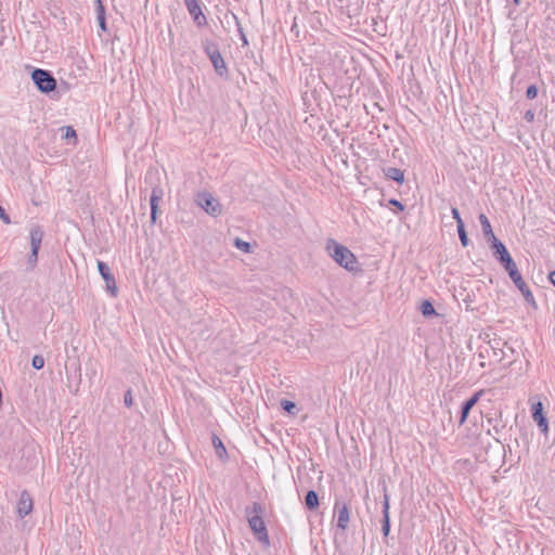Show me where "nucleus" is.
I'll return each instance as SVG.
<instances>
[{"label":"nucleus","instance_id":"obj_1","mask_svg":"<svg viewBox=\"0 0 555 555\" xmlns=\"http://www.w3.org/2000/svg\"><path fill=\"white\" fill-rule=\"evenodd\" d=\"M263 512L264 508L259 502H253L251 505H248L245 508L246 518L254 535L259 542L268 545L270 543V539L262 517Z\"/></svg>","mask_w":555,"mask_h":555},{"label":"nucleus","instance_id":"obj_2","mask_svg":"<svg viewBox=\"0 0 555 555\" xmlns=\"http://www.w3.org/2000/svg\"><path fill=\"white\" fill-rule=\"evenodd\" d=\"M325 248L333 260L347 271L356 272L360 270L357 257L348 247L339 244L334 238H328Z\"/></svg>","mask_w":555,"mask_h":555},{"label":"nucleus","instance_id":"obj_3","mask_svg":"<svg viewBox=\"0 0 555 555\" xmlns=\"http://www.w3.org/2000/svg\"><path fill=\"white\" fill-rule=\"evenodd\" d=\"M31 80L37 89L44 94H49L57 87V81L53 74L48 69L34 68L31 72Z\"/></svg>","mask_w":555,"mask_h":555},{"label":"nucleus","instance_id":"obj_4","mask_svg":"<svg viewBox=\"0 0 555 555\" xmlns=\"http://www.w3.org/2000/svg\"><path fill=\"white\" fill-rule=\"evenodd\" d=\"M195 203L211 217H218L222 214V205L209 192H198L195 197Z\"/></svg>","mask_w":555,"mask_h":555},{"label":"nucleus","instance_id":"obj_5","mask_svg":"<svg viewBox=\"0 0 555 555\" xmlns=\"http://www.w3.org/2000/svg\"><path fill=\"white\" fill-rule=\"evenodd\" d=\"M183 2L197 27L207 25V18L203 13L201 0H183Z\"/></svg>","mask_w":555,"mask_h":555},{"label":"nucleus","instance_id":"obj_6","mask_svg":"<svg viewBox=\"0 0 555 555\" xmlns=\"http://www.w3.org/2000/svg\"><path fill=\"white\" fill-rule=\"evenodd\" d=\"M98 271L102 279L105 281L106 289L111 292V294L116 297L117 296V285L114 274L111 271L108 264L102 260H98Z\"/></svg>","mask_w":555,"mask_h":555},{"label":"nucleus","instance_id":"obj_7","mask_svg":"<svg viewBox=\"0 0 555 555\" xmlns=\"http://www.w3.org/2000/svg\"><path fill=\"white\" fill-rule=\"evenodd\" d=\"M531 416L537 426L543 434L548 431V422L543 411V403L541 401L531 404Z\"/></svg>","mask_w":555,"mask_h":555},{"label":"nucleus","instance_id":"obj_8","mask_svg":"<svg viewBox=\"0 0 555 555\" xmlns=\"http://www.w3.org/2000/svg\"><path fill=\"white\" fill-rule=\"evenodd\" d=\"M483 390L476 391L472 397L462 403L459 418V427H461L466 421L472 409L477 404L480 397L483 395Z\"/></svg>","mask_w":555,"mask_h":555},{"label":"nucleus","instance_id":"obj_9","mask_svg":"<svg viewBox=\"0 0 555 555\" xmlns=\"http://www.w3.org/2000/svg\"><path fill=\"white\" fill-rule=\"evenodd\" d=\"M515 286L519 289L521 295L524 296L525 301L530 305L534 310L538 309V304L534 299V296L532 292L530 291L529 286L524 281L521 273L516 275V278L511 279Z\"/></svg>","mask_w":555,"mask_h":555},{"label":"nucleus","instance_id":"obj_10","mask_svg":"<svg viewBox=\"0 0 555 555\" xmlns=\"http://www.w3.org/2000/svg\"><path fill=\"white\" fill-rule=\"evenodd\" d=\"M164 197V190L160 185L155 184L152 188L151 197H150V207H151V223L154 224L157 219L158 214V205L159 202Z\"/></svg>","mask_w":555,"mask_h":555},{"label":"nucleus","instance_id":"obj_11","mask_svg":"<svg viewBox=\"0 0 555 555\" xmlns=\"http://www.w3.org/2000/svg\"><path fill=\"white\" fill-rule=\"evenodd\" d=\"M34 507L33 499L27 490H23L21 492L18 502H17V514L21 518L27 516L31 513Z\"/></svg>","mask_w":555,"mask_h":555},{"label":"nucleus","instance_id":"obj_12","mask_svg":"<svg viewBox=\"0 0 555 555\" xmlns=\"http://www.w3.org/2000/svg\"><path fill=\"white\" fill-rule=\"evenodd\" d=\"M489 247L493 251L494 258L500 263L506 260L508 257H511V254L507 250L506 246L499 238H494V241L491 244H489Z\"/></svg>","mask_w":555,"mask_h":555},{"label":"nucleus","instance_id":"obj_13","mask_svg":"<svg viewBox=\"0 0 555 555\" xmlns=\"http://www.w3.org/2000/svg\"><path fill=\"white\" fill-rule=\"evenodd\" d=\"M335 509L338 512L337 528L343 531L348 528L349 524V507L347 504H340L338 501L335 503Z\"/></svg>","mask_w":555,"mask_h":555},{"label":"nucleus","instance_id":"obj_14","mask_svg":"<svg viewBox=\"0 0 555 555\" xmlns=\"http://www.w3.org/2000/svg\"><path fill=\"white\" fill-rule=\"evenodd\" d=\"M209 60L215 68L216 74L219 77L227 78L229 75V69L221 52H218L216 55H211Z\"/></svg>","mask_w":555,"mask_h":555},{"label":"nucleus","instance_id":"obj_15","mask_svg":"<svg viewBox=\"0 0 555 555\" xmlns=\"http://www.w3.org/2000/svg\"><path fill=\"white\" fill-rule=\"evenodd\" d=\"M478 220L480 222L481 230H482V233H483V236H485L487 243L491 244L494 241V238H498V237L493 233V230H492V227H491V223H490L488 217L485 214H480L478 216Z\"/></svg>","mask_w":555,"mask_h":555},{"label":"nucleus","instance_id":"obj_16","mask_svg":"<svg viewBox=\"0 0 555 555\" xmlns=\"http://www.w3.org/2000/svg\"><path fill=\"white\" fill-rule=\"evenodd\" d=\"M382 532L384 537H388L390 532L389 498L387 494H385L383 502Z\"/></svg>","mask_w":555,"mask_h":555},{"label":"nucleus","instance_id":"obj_17","mask_svg":"<svg viewBox=\"0 0 555 555\" xmlns=\"http://www.w3.org/2000/svg\"><path fill=\"white\" fill-rule=\"evenodd\" d=\"M487 422L491 426V428L488 429V434L491 435L493 433L494 439L498 442H501L499 436L505 428V423L502 421L501 416L500 417H489L487 420Z\"/></svg>","mask_w":555,"mask_h":555},{"label":"nucleus","instance_id":"obj_18","mask_svg":"<svg viewBox=\"0 0 555 555\" xmlns=\"http://www.w3.org/2000/svg\"><path fill=\"white\" fill-rule=\"evenodd\" d=\"M43 238V231L39 225L30 230V250L39 251Z\"/></svg>","mask_w":555,"mask_h":555},{"label":"nucleus","instance_id":"obj_19","mask_svg":"<svg viewBox=\"0 0 555 555\" xmlns=\"http://www.w3.org/2000/svg\"><path fill=\"white\" fill-rule=\"evenodd\" d=\"M304 504L308 511H315L320 506L318 492L314 490H309L305 495Z\"/></svg>","mask_w":555,"mask_h":555},{"label":"nucleus","instance_id":"obj_20","mask_svg":"<svg viewBox=\"0 0 555 555\" xmlns=\"http://www.w3.org/2000/svg\"><path fill=\"white\" fill-rule=\"evenodd\" d=\"M383 172L386 176V178L393 180L399 184H402L404 182V172L399 168L386 167L383 169Z\"/></svg>","mask_w":555,"mask_h":555},{"label":"nucleus","instance_id":"obj_21","mask_svg":"<svg viewBox=\"0 0 555 555\" xmlns=\"http://www.w3.org/2000/svg\"><path fill=\"white\" fill-rule=\"evenodd\" d=\"M212 446L218 459L225 460L228 457V451L222 440L217 435H212Z\"/></svg>","mask_w":555,"mask_h":555},{"label":"nucleus","instance_id":"obj_22","mask_svg":"<svg viewBox=\"0 0 555 555\" xmlns=\"http://www.w3.org/2000/svg\"><path fill=\"white\" fill-rule=\"evenodd\" d=\"M505 271L507 272L509 279L516 278V275L520 274L516 262L514 261L513 257H508L506 260L500 263Z\"/></svg>","mask_w":555,"mask_h":555},{"label":"nucleus","instance_id":"obj_23","mask_svg":"<svg viewBox=\"0 0 555 555\" xmlns=\"http://www.w3.org/2000/svg\"><path fill=\"white\" fill-rule=\"evenodd\" d=\"M202 46H203V50H204L205 54L208 56V59H210L211 55H216L218 52H220L218 43H216L209 39L203 40Z\"/></svg>","mask_w":555,"mask_h":555},{"label":"nucleus","instance_id":"obj_24","mask_svg":"<svg viewBox=\"0 0 555 555\" xmlns=\"http://www.w3.org/2000/svg\"><path fill=\"white\" fill-rule=\"evenodd\" d=\"M420 310L425 318H433L438 315L433 302L428 299L421 304Z\"/></svg>","mask_w":555,"mask_h":555},{"label":"nucleus","instance_id":"obj_25","mask_svg":"<svg viewBox=\"0 0 555 555\" xmlns=\"http://www.w3.org/2000/svg\"><path fill=\"white\" fill-rule=\"evenodd\" d=\"M456 228H457V233H459V237H460L461 244L464 247H467L469 245L470 241H469L467 232L465 230V224L464 223H460V225H457Z\"/></svg>","mask_w":555,"mask_h":555},{"label":"nucleus","instance_id":"obj_26","mask_svg":"<svg viewBox=\"0 0 555 555\" xmlns=\"http://www.w3.org/2000/svg\"><path fill=\"white\" fill-rule=\"evenodd\" d=\"M231 15H232V17H233V20L235 22L236 27H237V31H238L240 38L242 40V46L243 47L248 46L247 37H246L245 33H244V29H243V27L241 25V22H240L238 17L234 13H231Z\"/></svg>","mask_w":555,"mask_h":555},{"label":"nucleus","instance_id":"obj_27","mask_svg":"<svg viewBox=\"0 0 555 555\" xmlns=\"http://www.w3.org/2000/svg\"><path fill=\"white\" fill-rule=\"evenodd\" d=\"M281 408L287 412V413H291V414H294L295 413V410H296V403L291 401V400H282L281 401Z\"/></svg>","mask_w":555,"mask_h":555},{"label":"nucleus","instance_id":"obj_28","mask_svg":"<svg viewBox=\"0 0 555 555\" xmlns=\"http://www.w3.org/2000/svg\"><path fill=\"white\" fill-rule=\"evenodd\" d=\"M31 365L35 370H41L44 366V358L41 354H35L31 359Z\"/></svg>","mask_w":555,"mask_h":555},{"label":"nucleus","instance_id":"obj_29","mask_svg":"<svg viewBox=\"0 0 555 555\" xmlns=\"http://www.w3.org/2000/svg\"><path fill=\"white\" fill-rule=\"evenodd\" d=\"M61 130L64 131L63 139L65 140L77 138L76 131L72 126L62 127Z\"/></svg>","mask_w":555,"mask_h":555},{"label":"nucleus","instance_id":"obj_30","mask_svg":"<svg viewBox=\"0 0 555 555\" xmlns=\"http://www.w3.org/2000/svg\"><path fill=\"white\" fill-rule=\"evenodd\" d=\"M38 253L39 251L30 250V253L28 255V259H27L29 270H33L37 266Z\"/></svg>","mask_w":555,"mask_h":555},{"label":"nucleus","instance_id":"obj_31","mask_svg":"<svg viewBox=\"0 0 555 555\" xmlns=\"http://www.w3.org/2000/svg\"><path fill=\"white\" fill-rule=\"evenodd\" d=\"M234 245L238 249L243 250L244 253H250V250H251L250 244L248 242H245V241L241 240V238H236L235 242H234Z\"/></svg>","mask_w":555,"mask_h":555},{"label":"nucleus","instance_id":"obj_32","mask_svg":"<svg viewBox=\"0 0 555 555\" xmlns=\"http://www.w3.org/2000/svg\"><path fill=\"white\" fill-rule=\"evenodd\" d=\"M538 87L535 85H530L526 90V98L529 100H533L538 96Z\"/></svg>","mask_w":555,"mask_h":555},{"label":"nucleus","instance_id":"obj_33","mask_svg":"<svg viewBox=\"0 0 555 555\" xmlns=\"http://www.w3.org/2000/svg\"><path fill=\"white\" fill-rule=\"evenodd\" d=\"M95 12H96V18L105 17V8H104L102 0L95 1Z\"/></svg>","mask_w":555,"mask_h":555},{"label":"nucleus","instance_id":"obj_34","mask_svg":"<svg viewBox=\"0 0 555 555\" xmlns=\"http://www.w3.org/2000/svg\"><path fill=\"white\" fill-rule=\"evenodd\" d=\"M124 403L127 408H131L133 404L132 391L128 389L124 395Z\"/></svg>","mask_w":555,"mask_h":555},{"label":"nucleus","instance_id":"obj_35","mask_svg":"<svg viewBox=\"0 0 555 555\" xmlns=\"http://www.w3.org/2000/svg\"><path fill=\"white\" fill-rule=\"evenodd\" d=\"M451 214L453 219L456 221V227L460 225V223H464V221L461 218L460 211L456 207H452Z\"/></svg>","mask_w":555,"mask_h":555},{"label":"nucleus","instance_id":"obj_36","mask_svg":"<svg viewBox=\"0 0 555 555\" xmlns=\"http://www.w3.org/2000/svg\"><path fill=\"white\" fill-rule=\"evenodd\" d=\"M0 219L5 223L10 224L11 219L10 216L7 214L5 209L0 205Z\"/></svg>","mask_w":555,"mask_h":555},{"label":"nucleus","instance_id":"obj_37","mask_svg":"<svg viewBox=\"0 0 555 555\" xmlns=\"http://www.w3.org/2000/svg\"><path fill=\"white\" fill-rule=\"evenodd\" d=\"M389 204L392 205V206H396L399 209V211H403L404 210V205L400 201H398L396 198L389 199Z\"/></svg>","mask_w":555,"mask_h":555},{"label":"nucleus","instance_id":"obj_38","mask_svg":"<svg viewBox=\"0 0 555 555\" xmlns=\"http://www.w3.org/2000/svg\"><path fill=\"white\" fill-rule=\"evenodd\" d=\"M525 120L528 121V122H532L534 120V112L532 109H528L526 113H525V116H524Z\"/></svg>","mask_w":555,"mask_h":555},{"label":"nucleus","instance_id":"obj_39","mask_svg":"<svg viewBox=\"0 0 555 555\" xmlns=\"http://www.w3.org/2000/svg\"><path fill=\"white\" fill-rule=\"evenodd\" d=\"M96 20L99 22V26H100L101 30L106 31L107 30L106 18L105 17H99Z\"/></svg>","mask_w":555,"mask_h":555},{"label":"nucleus","instance_id":"obj_40","mask_svg":"<svg viewBox=\"0 0 555 555\" xmlns=\"http://www.w3.org/2000/svg\"><path fill=\"white\" fill-rule=\"evenodd\" d=\"M547 280L555 287V270H553L548 273Z\"/></svg>","mask_w":555,"mask_h":555},{"label":"nucleus","instance_id":"obj_41","mask_svg":"<svg viewBox=\"0 0 555 555\" xmlns=\"http://www.w3.org/2000/svg\"><path fill=\"white\" fill-rule=\"evenodd\" d=\"M501 352H502V357L500 358V361H502V360H503V358H505V357H509V356H508V354H509V351L502 349V350H501Z\"/></svg>","mask_w":555,"mask_h":555},{"label":"nucleus","instance_id":"obj_42","mask_svg":"<svg viewBox=\"0 0 555 555\" xmlns=\"http://www.w3.org/2000/svg\"><path fill=\"white\" fill-rule=\"evenodd\" d=\"M504 347H505V349H506L507 351H509L511 353H513V352H514V349H513L511 346H508L507 344H504Z\"/></svg>","mask_w":555,"mask_h":555},{"label":"nucleus","instance_id":"obj_43","mask_svg":"<svg viewBox=\"0 0 555 555\" xmlns=\"http://www.w3.org/2000/svg\"><path fill=\"white\" fill-rule=\"evenodd\" d=\"M152 177V173L151 172H147L146 176H145V182H147L149 178Z\"/></svg>","mask_w":555,"mask_h":555},{"label":"nucleus","instance_id":"obj_44","mask_svg":"<svg viewBox=\"0 0 555 555\" xmlns=\"http://www.w3.org/2000/svg\"><path fill=\"white\" fill-rule=\"evenodd\" d=\"M516 5L519 4L520 0H513Z\"/></svg>","mask_w":555,"mask_h":555}]
</instances>
